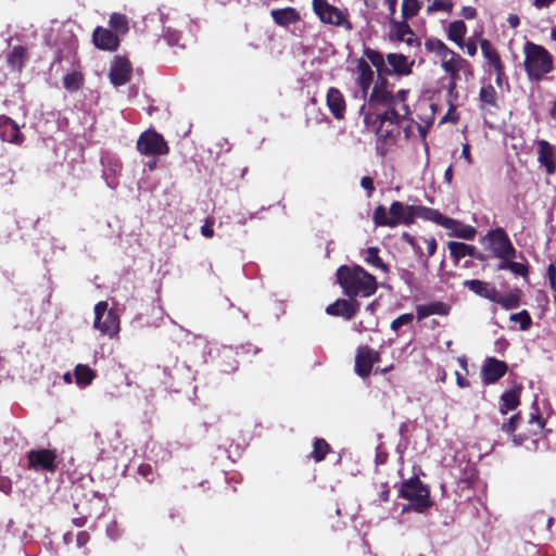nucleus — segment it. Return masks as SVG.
<instances>
[{
    "label": "nucleus",
    "instance_id": "39",
    "mask_svg": "<svg viewBox=\"0 0 556 556\" xmlns=\"http://www.w3.org/2000/svg\"><path fill=\"white\" fill-rule=\"evenodd\" d=\"M330 452V444L323 438H316L313 442V451L309 454V457L316 463H319L323 462Z\"/></svg>",
    "mask_w": 556,
    "mask_h": 556
},
{
    "label": "nucleus",
    "instance_id": "11",
    "mask_svg": "<svg viewBox=\"0 0 556 556\" xmlns=\"http://www.w3.org/2000/svg\"><path fill=\"white\" fill-rule=\"evenodd\" d=\"M132 67L124 56H115L109 73L110 81L115 87L126 85L131 78Z\"/></svg>",
    "mask_w": 556,
    "mask_h": 556
},
{
    "label": "nucleus",
    "instance_id": "41",
    "mask_svg": "<svg viewBox=\"0 0 556 556\" xmlns=\"http://www.w3.org/2000/svg\"><path fill=\"white\" fill-rule=\"evenodd\" d=\"M84 84V76L80 72H72L63 77V86L70 92L78 91Z\"/></svg>",
    "mask_w": 556,
    "mask_h": 556
},
{
    "label": "nucleus",
    "instance_id": "12",
    "mask_svg": "<svg viewBox=\"0 0 556 556\" xmlns=\"http://www.w3.org/2000/svg\"><path fill=\"white\" fill-rule=\"evenodd\" d=\"M508 365L495 357H488L481 368L482 381L485 384L495 383L506 375Z\"/></svg>",
    "mask_w": 556,
    "mask_h": 556
},
{
    "label": "nucleus",
    "instance_id": "32",
    "mask_svg": "<svg viewBox=\"0 0 556 556\" xmlns=\"http://www.w3.org/2000/svg\"><path fill=\"white\" fill-rule=\"evenodd\" d=\"M448 222H452V223H446L445 225H443V227L445 229H450L452 230V236L456 237V238H460V239H465V240H472L476 236V229L475 227L470 226V225H465L454 218H451L448 217Z\"/></svg>",
    "mask_w": 556,
    "mask_h": 556
},
{
    "label": "nucleus",
    "instance_id": "1",
    "mask_svg": "<svg viewBox=\"0 0 556 556\" xmlns=\"http://www.w3.org/2000/svg\"><path fill=\"white\" fill-rule=\"evenodd\" d=\"M337 281L343 290V294L350 299L369 298L378 289V282L374 275L369 274L361 265H342L337 269Z\"/></svg>",
    "mask_w": 556,
    "mask_h": 556
},
{
    "label": "nucleus",
    "instance_id": "21",
    "mask_svg": "<svg viewBox=\"0 0 556 556\" xmlns=\"http://www.w3.org/2000/svg\"><path fill=\"white\" fill-rule=\"evenodd\" d=\"M327 106L336 119H343L346 111V102L343 93L336 87H330L326 94Z\"/></svg>",
    "mask_w": 556,
    "mask_h": 556
},
{
    "label": "nucleus",
    "instance_id": "56",
    "mask_svg": "<svg viewBox=\"0 0 556 556\" xmlns=\"http://www.w3.org/2000/svg\"><path fill=\"white\" fill-rule=\"evenodd\" d=\"M408 93H409V90H407V89L399 90L396 93H393V99L389 102V104H395V105H396V103L407 104L406 100H407Z\"/></svg>",
    "mask_w": 556,
    "mask_h": 556
},
{
    "label": "nucleus",
    "instance_id": "2",
    "mask_svg": "<svg viewBox=\"0 0 556 556\" xmlns=\"http://www.w3.org/2000/svg\"><path fill=\"white\" fill-rule=\"evenodd\" d=\"M523 54V67L530 80L540 81L553 71L554 58L543 46L526 41Z\"/></svg>",
    "mask_w": 556,
    "mask_h": 556
},
{
    "label": "nucleus",
    "instance_id": "60",
    "mask_svg": "<svg viewBox=\"0 0 556 556\" xmlns=\"http://www.w3.org/2000/svg\"><path fill=\"white\" fill-rule=\"evenodd\" d=\"M90 541V535L87 531H79L76 535V544L78 547H84Z\"/></svg>",
    "mask_w": 556,
    "mask_h": 556
},
{
    "label": "nucleus",
    "instance_id": "3",
    "mask_svg": "<svg viewBox=\"0 0 556 556\" xmlns=\"http://www.w3.org/2000/svg\"><path fill=\"white\" fill-rule=\"evenodd\" d=\"M372 222L376 227L394 228L399 225H412L414 223L413 205L393 201L389 212L383 205H378L374 210Z\"/></svg>",
    "mask_w": 556,
    "mask_h": 556
},
{
    "label": "nucleus",
    "instance_id": "55",
    "mask_svg": "<svg viewBox=\"0 0 556 556\" xmlns=\"http://www.w3.org/2000/svg\"><path fill=\"white\" fill-rule=\"evenodd\" d=\"M364 124L367 128H370L375 131V127L380 124V115L375 113H366L364 116Z\"/></svg>",
    "mask_w": 556,
    "mask_h": 556
},
{
    "label": "nucleus",
    "instance_id": "64",
    "mask_svg": "<svg viewBox=\"0 0 556 556\" xmlns=\"http://www.w3.org/2000/svg\"><path fill=\"white\" fill-rule=\"evenodd\" d=\"M466 52L468 55L473 56L477 53V45L475 41L469 40L465 43Z\"/></svg>",
    "mask_w": 556,
    "mask_h": 556
},
{
    "label": "nucleus",
    "instance_id": "45",
    "mask_svg": "<svg viewBox=\"0 0 556 556\" xmlns=\"http://www.w3.org/2000/svg\"><path fill=\"white\" fill-rule=\"evenodd\" d=\"M421 9V3L418 0H403L402 1V17L404 20L412 18L419 13Z\"/></svg>",
    "mask_w": 556,
    "mask_h": 556
},
{
    "label": "nucleus",
    "instance_id": "28",
    "mask_svg": "<svg viewBox=\"0 0 556 556\" xmlns=\"http://www.w3.org/2000/svg\"><path fill=\"white\" fill-rule=\"evenodd\" d=\"M239 357L232 348H224L219 353L218 369L222 374L231 375L239 368Z\"/></svg>",
    "mask_w": 556,
    "mask_h": 556
},
{
    "label": "nucleus",
    "instance_id": "34",
    "mask_svg": "<svg viewBox=\"0 0 556 556\" xmlns=\"http://www.w3.org/2000/svg\"><path fill=\"white\" fill-rule=\"evenodd\" d=\"M520 391L511 389L504 392L501 396L500 412L505 415L508 410L515 409L519 405Z\"/></svg>",
    "mask_w": 556,
    "mask_h": 556
},
{
    "label": "nucleus",
    "instance_id": "25",
    "mask_svg": "<svg viewBox=\"0 0 556 556\" xmlns=\"http://www.w3.org/2000/svg\"><path fill=\"white\" fill-rule=\"evenodd\" d=\"M388 106V109L379 114L380 115V122L389 123L394 125H399L402 123L403 119H407L410 116V109L408 104H401L400 108H396L395 104H384Z\"/></svg>",
    "mask_w": 556,
    "mask_h": 556
},
{
    "label": "nucleus",
    "instance_id": "29",
    "mask_svg": "<svg viewBox=\"0 0 556 556\" xmlns=\"http://www.w3.org/2000/svg\"><path fill=\"white\" fill-rule=\"evenodd\" d=\"M463 286L469 289L471 292L477 295L488 299L493 302L494 296H496V288L486 281H482L479 279H469L463 282Z\"/></svg>",
    "mask_w": 556,
    "mask_h": 556
},
{
    "label": "nucleus",
    "instance_id": "42",
    "mask_svg": "<svg viewBox=\"0 0 556 556\" xmlns=\"http://www.w3.org/2000/svg\"><path fill=\"white\" fill-rule=\"evenodd\" d=\"M425 48L428 52L435 53L440 59L444 56V54H451L450 48L438 38H429L425 42Z\"/></svg>",
    "mask_w": 556,
    "mask_h": 556
},
{
    "label": "nucleus",
    "instance_id": "17",
    "mask_svg": "<svg viewBox=\"0 0 556 556\" xmlns=\"http://www.w3.org/2000/svg\"><path fill=\"white\" fill-rule=\"evenodd\" d=\"M384 75L386 74L378 75L369 97V106L389 104L393 99V93L389 90V80Z\"/></svg>",
    "mask_w": 556,
    "mask_h": 556
},
{
    "label": "nucleus",
    "instance_id": "43",
    "mask_svg": "<svg viewBox=\"0 0 556 556\" xmlns=\"http://www.w3.org/2000/svg\"><path fill=\"white\" fill-rule=\"evenodd\" d=\"M511 260L513 258L502 260V262L497 265V269L498 270L508 269L516 275H519L522 277L527 276L528 275V266L522 263L514 262Z\"/></svg>",
    "mask_w": 556,
    "mask_h": 556
},
{
    "label": "nucleus",
    "instance_id": "62",
    "mask_svg": "<svg viewBox=\"0 0 556 556\" xmlns=\"http://www.w3.org/2000/svg\"><path fill=\"white\" fill-rule=\"evenodd\" d=\"M378 496L382 503H387L390 500V488L387 482L381 484V491Z\"/></svg>",
    "mask_w": 556,
    "mask_h": 556
},
{
    "label": "nucleus",
    "instance_id": "52",
    "mask_svg": "<svg viewBox=\"0 0 556 556\" xmlns=\"http://www.w3.org/2000/svg\"><path fill=\"white\" fill-rule=\"evenodd\" d=\"M456 70H458V72L464 73L467 79L473 76V70L471 64L462 56L456 59Z\"/></svg>",
    "mask_w": 556,
    "mask_h": 556
},
{
    "label": "nucleus",
    "instance_id": "20",
    "mask_svg": "<svg viewBox=\"0 0 556 556\" xmlns=\"http://www.w3.org/2000/svg\"><path fill=\"white\" fill-rule=\"evenodd\" d=\"M93 45L105 51H116L119 46L118 37L110 29L98 26L92 34Z\"/></svg>",
    "mask_w": 556,
    "mask_h": 556
},
{
    "label": "nucleus",
    "instance_id": "36",
    "mask_svg": "<svg viewBox=\"0 0 556 556\" xmlns=\"http://www.w3.org/2000/svg\"><path fill=\"white\" fill-rule=\"evenodd\" d=\"M364 254V261L367 265L378 268L386 274L389 273L388 265L379 256V248L369 247L365 250Z\"/></svg>",
    "mask_w": 556,
    "mask_h": 556
},
{
    "label": "nucleus",
    "instance_id": "61",
    "mask_svg": "<svg viewBox=\"0 0 556 556\" xmlns=\"http://www.w3.org/2000/svg\"><path fill=\"white\" fill-rule=\"evenodd\" d=\"M400 277H401V279H403L405 281V283L407 286H409V287L413 286L414 279H415L413 271H410L408 269H402L401 274H400Z\"/></svg>",
    "mask_w": 556,
    "mask_h": 556
},
{
    "label": "nucleus",
    "instance_id": "58",
    "mask_svg": "<svg viewBox=\"0 0 556 556\" xmlns=\"http://www.w3.org/2000/svg\"><path fill=\"white\" fill-rule=\"evenodd\" d=\"M214 220L206 218L204 225L201 227V235L205 238H212L214 236Z\"/></svg>",
    "mask_w": 556,
    "mask_h": 556
},
{
    "label": "nucleus",
    "instance_id": "13",
    "mask_svg": "<svg viewBox=\"0 0 556 556\" xmlns=\"http://www.w3.org/2000/svg\"><path fill=\"white\" fill-rule=\"evenodd\" d=\"M386 60L389 64V67L386 66V75L407 76L413 72L415 60L408 61L402 53H388Z\"/></svg>",
    "mask_w": 556,
    "mask_h": 556
},
{
    "label": "nucleus",
    "instance_id": "8",
    "mask_svg": "<svg viewBox=\"0 0 556 556\" xmlns=\"http://www.w3.org/2000/svg\"><path fill=\"white\" fill-rule=\"evenodd\" d=\"M93 326L103 334L110 337L116 334L119 330V318L114 309L108 308V302H98L94 306Z\"/></svg>",
    "mask_w": 556,
    "mask_h": 556
},
{
    "label": "nucleus",
    "instance_id": "24",
    "mask_svg": "<svg viewBox=\"0 0 556 556\" xmlns=\"http://www.w3.org/2000/svg\"><path fill=\"white\" fill-rule=\"evenodd\" d=\"M355 73L357 75L356 84L366 96L374 81V71L368 62L364 58H361L356 61Z\"/></svg>",
    "mask_w": 556,
    "mask_h": 556
},
{
    "label": "nucleus",
    "instance_id": "33",
    "mask_svg": "<svg viewBox=\"0 0 556 556\" xmlns=\"http://www.w3.org/2000/svg\"><path fill=\"white\" fill-rule=\"evenodd\" d=\"M375 134L379 140L387 144H391L395 142L396 137L400 134L399 125H394V123L389 124L380 122V124L375 127Z\"/></svg>",
    "mask_w": 556,
    "mask_h": 556
},
{
    "label": "nucleus",
    "instance_id": "14",
    "mask_svg": "<svg viewBox=\"0 0 556 556\" xmlns=\"http://www.w3.org/2000/svg\"><path fill=\"white\" fill-rule=\"evenodd\" d=\"M479 109L482 112L483 117L486 115H493L500 110L498 93L491 84L480 88Z\"/></svg>",
    "mask_w": 556,
    "mask_h": 556
},
{
    "label": "nucleus",
    "instance_id": "53",
    "mask_svg": "<svg viewBox=\"0 0 556 556\" xmlns=\"http://www.w3.org/2000/svg\"><path fill=\"white\" fill-rule=\"evenodd\" d=\"M138 473L147 481L153 482L155 478V472L153 467L150 464H141L138 467Z\"/></svg>",
    "mask_w": 556,
    "mask_h": 556
},
{
    "label": "nucleus",
    "instance_id": "26",
    "mask_svg": "<svg viewBox=\"0 0 556 556\" xmlns=\"http://www.w3.org/2000/svg\"><path fill=\"white\" fill-rule=\"evenodd\" d=\"M451 306L442 301H434L428 304L416 306V315L418 320H422L431 315L446 316L450 314Z\"/></svg>",
    "mask_w": 556,
    "mask_h": 556
},
{
    "label": "nucleus",
    "instance_id": "23",
    "mask_svg": "<svg viewBox=\"0 0 556 556\" xmlns=\"http://www.w3.org/2000/svg\"><path fill=\"white\" fill-rule=\"evenodd\" d=\"M447 248L455 263L459 262L465 256H471L478 261L485 260V256L481 252H478L476 247L464 242L450 241Z\"/></svg>",
    "mask_w": 556,
    "mask_h": 556
},
{
    "label": "nucleus",
    "instance_id": "57",
    "mask_svg": "<svg viewBox=\"0 0 556 556\" xmlns=\"http://www.w3.org/2000/svg\"><path fill=\"white\" fill-rule=\"evenodd\" d=\"M361 186L366 190L367 197L370 198L375 191L374 180L369 176H364L361 179Z\"/></svg>",
    "mask_w": 556,
    "mask_h": 556
},
{
    "label": "nucleus",
    "instance_id": "27",
    "mask_svg": "<svg viewBox=\"0 0 556 556\" xmlns=\"http://www.w3.org/2000/svg\"><path fill=\"white\" fill-rule=\"evenodd\" d=\"M273 21L281 27H287L291 24H295L301 20L299 11L292 7L283 9H273L270 11Z\"/></svg>",
    "mask_w": 556,
    "mask_h": 556
},
{
    "label": "nucleus",
    "instance_id": "35",
    "mask_svg": "<svg viewBox=\"0 0 556 556\" xmlns=\"http://www.w3.org/2000/svg\"><path fill=\"white\" fill-rule=\"evenodd\" d=\"M467 27L464 21L458 20L450 23L447 29V38L455 42L457 46H464V37L466 35Z\"/></svg>",
    "mask_w": 556,
    "mask_h": 556
},
{
    "label": "nucleus",
    "instance_id": "37",
    "mask_svg": "<svg viewBox=\"0 0 556 556\" xmlns=\"http://www.w3.org/2000/svg\"><path fill=\"white\" fill-rule=\"evenodd\" d=\"M76 383L80 387L90 384L96 378V372L88 366L78 364L74 369Z\"/></svg>",
    "mask_w": 556,
    "mask_h": 556
},
{
    "label": "nucleus",
    "instance_id": "5",
    "mask_svg": "<svg viewBox=\"0 0 556 556\" xmlns=\"http://www.w3.org/2000/svg\"><path fill=\"white\" fill-rule=\"evenodd\" d=\"M312 9L323 24L342 27L345 30L353 29V24L349 20L348 10H341L329 3L328 0H313Z\"/></svg>",
    "mask_w": 556,
    "mask_h": 556
},
{
    "label": "nucleus",
    "instance_id": "9",
    "mask_svg": "<svg viewBox=\"0 0 556 556\" xmlns=\"http://www.w3.org/2000/svg\"><path fill=\"white\" fill-rule=\"evenodd\" d=\"M58 455L52 450H30L27 453L28 468L35 471L54 472L58 468Z\"/></svg>",
    "mask_w": 556,
    "mask_h": 556
},
{
    "label": "nucleus",
    "instance_id": "48",
    "mask_svg": "<svg viewBox=\"0 0 556 556\" xmlns=\"http://www.w3.org/2000/svg\"><path fill=\"white\" fill-rule=\"evenodd\" d=\"M530 432L533 435H538L542 432L545 426V419L539 414H531L529 419Z\"/></svg>",
    "mask_w": 556,
    "mask_h": 556
},
{
    "label": "nucleus",
    "instance_id": "19",
    "mask_svg": "<svg viewBox=\"0 0 556 556\" xmlns=\"http://www.w3.org/2000/svg\"><path fill=\"white\" fill-rule=\"evenodd\" d=\"M391 25L396 40L405 42L409 48L420 49L421 42L408 25L407 20L403 18L401 22L393 21Z\"/></svg>",
    "mask_w": 556,
    "mask_h": 556
},
{
    "label": "nucleus",
    "instance_id": "44",
    "mask_svg": "<svg viewBox=\"0 0 556 556\" xmlns=\"http://www.w3.org/2000/svg\"><path fill=\"white\" fill-rule=\"evenodd\" d=\"M109 25L113 30L119 34H126L129 29L128 20L126 15L121 13L111 14Z\"/></svg>",
    "mask_w": 556,
    "mask_h": 556
},
{
    "label": "nucleus",
    "instance_id": "63",
    "mask_svg": "<svg viewBox=\"0 0 556 556\" xmlns=\"http://www.w3.org/2000/svg\"><path fill=\"white\" fill-rule=\"evenodd\" d=\"M462 15L467 20H472L477 16V10L473 7H464Z\"/></svg>",
    "mask_w": 556,
    "mask_h": 556
},
{
    "label": "nucleus",
    "instance_id": "40",
    "mask_svg": "<svg viewBox=\"0 0 556 556\" xmlns=\"http://www.w3.org/2000/svg\"><path fill=\"white\" fill-rule=\"evenodd\" d=\"M363 54L366 58V61H369L372 64V66L376 68L378 75L384 74L386 64H384V58L381 52L374 50L369 47H366L363 51Z\"/></svg>",
    "mask_w": 556,
    "mask_h": 556
},
{
    "label": "nucleus",
    "instance_id": "50",
    "mask_svg": "<svg viewBox=\"0 0 556 556\" xmlns=\"http://www.w3.org/2000/svg\"><path fill=\"white\" fill-rule=\"evenodd\" d=\"M451 54H444L441 58V66L444 72H450L452 68H456V59L460 58L458 53L450 49Z\"/></svg>",
    "mask_w": 556,
    "mask_h": 556
},
{
    "label": "nucleus",
    "instance_id": "38",
    "mask_svg": "<svg viewBox=\"0 0 556 556\" xmlns=\"http://www.w3.org/2000/svg\"><path fill=\"white\" fill-rule=\"evenodd\" d=\"M480 48L483 56L488 60L490 66L500 67V64H503L496 49L488 39L480 40Z\"/></svg>",
    "mask_w": 556,
    "mask_h": 556
},
{
    "label": "nucleus",
    "instance_id": "54",
    "mask_svg": "<svg viewBox=\"0 0 556 556\" xmlns=\"http://www.w3.org/2000/svg\"><path fill=\"white\" fill-rule=\"evenodd\" d=\"M520 418H521L520 414L513 415L508 419V421L502 424V426H501L502 431H504L506 433H513L516 430L517 424L520 420Z\"/></svg>",
    "mask_w": 556,
    "mask_h": 556
},
{
    "label": "nucleus",
    "instance_id": "47",
    "mask_svg": "<svg viewBox=\"0 0 556 556\" xmlns=\"http://www.w3.org/2000/svg\"><path fill=\"white\" fill-rule=\"evenodd\" d=\"M233 350L237 353V355L242 358L255 356L261 352V349L253 345L252 343L240 344Z\"/></svg>",
    "mask_w": 556,
    "mask_h": 556
},
{
    "label": "nucleus",
    "instance_id": "18",
    "mask_svg": "<svg viewBox=\"0 0 556 556\" xmlns=\"http://www.w3.org/2000/svg\"><path fill=\"white\" fill-rule=\"evenodd\" d=\"M538 161L548 175L556 172V149L547 140L538 141Z\"/></svg>",
    "mask_w": 556,
    "mask_h": 556
},
{
    "label": "nucleus",
    "instance_id": "49",
    "mask_svg": "<svg viewBox=\"0 0 556 556\" xmlns=\"http://www.w3.org/2000/svg\"><path fill=\"white\" fill-rule=\"evenodd\" d=\"M453 9V2L451 0H433V2L428 5L427 12L429 14L437 11L451 12Z\"/></svg>",
    "mask_w": 556,
    "mask_h": 556
},
{
    "label": "nucleus",
    "instance_id": "22",
    "mask_svg": "<svg viewBox=\"0 0 556 556\" xmlns=\"http://www.w3.org/2000/svg\"><path fill=\"white\" fill-rule=\"evenodd\" d=\"M29 59L28 49L25 46H15L7 54L5 61L8 67L17 74L23 72L25 64Z\"/></svg>",
    "mask_w": 556,
    "mask_h": 556
},
{
    "label": "nucleus",
    "instance_id": "15",
    "mask_svg": "<svg viewBox=\"0 0 556 556\" xmlns=\"http://www.w3.org/2000/svg\"><path fill=\"white\" fill-rule=\"evenodd\" d=\"M361 304L354 299H338L328 305L326 313L331 316H340L345 319H352L359 311Z\"/></svg>",
    "mask_w": 556,
    "mask_h": 556
},
{
    "label": "nucleus",
    "instance_id": "10",
    "mask_svg": "<svg viewBox=\"0 0 556 556\" xmlns=\"http://www.w3.org/2000/svg\"><path fill=\"white\" fill-rule=\"evenodd\" d=\"M381 355L378 351L368 345H361L355 355V372L362 378H367L376 363H379Z\"/></svg>",
    "mask_w": 556,
    "mask_h": 556
},
{
    "label": "nucleus",
    "instance_id": "46",
    "mask_svg": "<svg viewBox=\"0 0 556 556\" xmlns=\"http://www.w3.org/2000/svg\"><path fill=\"white\" fill-rule=\"evenodd\" d=\"M509 319L515 323H519V328L522 331H527L532 326V318L527 309H522L519 313L511 314Z\"/></svg>",
    "mask_w": 556,
    "mask_h": 556
},
{
    "label": "nucleus",
    "instance_id": "7",
    "mask_svg": "<svg viewBox=\"0 0 556 556\" xmlns=\"http://www.w3.org/2000/svg\"><path fill=\"white\" fill-rule=\"evenodd\" d=\"M137 150L147 156H161L169 152L164 137L154 129L143 131L137 140Z\"/></svg>",
    "mask_w": 556,
    "mask_h": 556
},
{
    "label": "nucleus",
    "instance_id": "4",
    "mask_svg": "<svg viewBox=\"0 0 556 556\" xmlns=\"http://www.w3.org/2000/svg\"><path fill=\"white\" fill-rule=\"evenodd\" d=\"M399 496L410 503L409 508L422 514L433 506L430 498V489L414 476L401 484Z\"/></svg>",
    "mask_w": 556,
    "mask_h": 556
},
{
    "label": "nucleus",
    "instance_id": "30",
    "mask_svg": "<svg viewBox=\"0 0 556 556\" xmlns=\"http://www.w3.org/2000/svg\"><path fill=\"white\" fill-rule=\"evenodd\" d=\"M522 291L519 288H514L509 292L502 294L496 290L493 303L501 305L503 308L509 311L518 308L521 304Z\"/></svg>",
    "mask_w": 556,
    "mask_h": 556
},
{
    "label": "nucleus",
    "instance_id": "6",
    "mask_svg": "<svg viewBox=\"0 0 556 556\" xmlns=\"http://www.w3.org/2000/svg\"><path fill=\"white\" fill-rule=\"evenodd\" d=\"M482 241L488 242L493 255L500 260L516 257V249L506 231L501 227L488 231Z\"/></svg>",
    "mask_w": 556,
    "mask_h": 556
},
{
    "label": "nucleus",
    "instance_id": "31",
    "mask_svg": "<svg viewBox=\"0 0 556 556\" xmlns=\"http://www.w3.org/2000/svg\"><path fill=\"white\" fill-rule=\"evenodd\" d=\"M414 220L416 218H422L426 220L433 222L443 227L448 222V217L441 214L438 210L427 207L424 205H413Z\"/></svg>",
    "mask_w": 556,
    "mask_h": 556
},
{
    "label": "nucleus",
    "instance_id": "59",
    "mask_svg": "<svg viewBox=\"0 0 556 556\" xmlns=\"http://www.w3.org/2000/svg\"><path fill=\"white\" fill-rule=\"evenodd\" d=\"M427 247L428 257L432 256L437 251V240L434 237L421 238Z\"/></svg>",
    "mask_w": 556,
    "mask_h": 556
},
{
    "label": "nucleus",
    "instance_id": "16",
    "mask_svg": "<svg viewBox=\"0 0 556 556\" xmlns=\"http://www.w3.org/2000/svg\"><path fill=\"white\" fill-rule=\"evenodd\" d=\"M0 138L3 141L17 146H21L25 139L17 123L4 114L0 115Z\"/></svg>",
    "mask_w": 556,
    "mask_h": 556
},
{
    "label": "nucleus",
    "instance_id": "51",
    "mask_svg": "<svg viewBox=\"0 0 556 556\" xmlns=\"http://www.w3.org/2000/svg\"><path fill=\"white\" fill-rule=\"evenodd\" d=\"M413 320L414 315L412 313L402 314L391 323V329L393 331H399L402 326L409 325Z\"/></svg>",
    "mask_w": 556,
    "mask_h": 556
}]
</instances>
